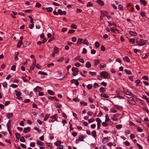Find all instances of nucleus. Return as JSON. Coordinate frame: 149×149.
<instances>
[{
  "label": "nucleus",
  "mask_w": 149,
  "mask_h": 149,
  "mask_svg": "<svg viewBox=\"0 0 149 149\" xmlns=\"http://www.w3.org/2000/svg\"><path fill=\"white\" fill-rule=\"evenodd\" d=\"M100 75L102 77H104V78L109 79L110 78V76L107 72L103 71L100 73Z\"/></svg>",
  "instance_id": "f257e3e1"
},
{
  "label": "nucleus",
  "mask_w": 149,
  "mask_h": 149,
  "mask_svg": "<svg viewBox=\"0 0 149 149\" xmlns=\"http://www.w3.org/2000/svg\"><path fill=\"white\" fill-rule=\"evenodd\" d=\"M72 70L73 72L72 75L73 76L77 75V73L79 71L78 68L75 67H72Z\"/></svg>",
  "instance_id": "f03ea898"
},
{
  "label": "nucleus",
  "mask_w": 149,
  "mask_h": 149,
  "mask_svg": "<svg viewBox=\"0 0 149 149\" xmlns=\"http://www.w3.org/2000/svg\"><path fill=\"white\" fill-rule=\"evenodd\" d=\"M128 101L131 104L134 105L135 104V102L132 97H131L129 98Z\"/></svg>",
  "instance_id": "7ed1b4c3"
},
{
  "label": "nucleus",
  "mask_w": 149,
  "mask_h": 149,
  "mask_svg": "<svg viewBox=\"0 0 149 149\" xmlns=\"http://www.w3.org/2000/svg\"><path fill=\"white\" fill-rule=\"evenodd\" d=\"M57 13L58 14L60 15H65L67 13L64 10L62 11V10L60 9H59L58 10Z\"/></svg>",
  "instance_id": "20e7f679"
},
{
  "label": "nucleus",
  "mask_w": 149,
  "mask_h": 149,
  "mask_svg": "<svg viewBox=\"0 0 149 149\" xmlns=\"http://www.w3.org/2000/svg\"><path fill=\"white\" fill-rule=\"evenodd\" d=\"M140 44L141 46H143L148 43L147 41L143 39H140Z\"/></svg>",
  "instance_id": "39448f33"
},
{
  "label": "nucleus",
  "mask_w": 149,
  "mask_h": 149,
  "mask_svg": "<svg viewBox=\"0 0 149 149\" xmlns=\"http://www.w3.org/2000/svg\"><path fill=\"white\" fill-rule=\"evenodd\" d=\"M96 2L101 6H104V2L101 0H97Z\"/></svg>",
  "instance_id": "423d86ee"
},
{
  "label": "nucleus",
  "mask_w": 149,
  "mask_h": 149,
  "mask_svg": "<svg viewBox=\"0 0 149 149\" xmlns=\"http://www.w3.org/2000/svg\"><path fill=\"white\" fill-rule=\"evenodd\" d=\"M42 90V88L41 87L37 86L34 89V91L35 92H38Z\"/></svg>",
  "instance_id": "0eeeda50"
},
{
  "label": "nucleus",
  "mask_w": 149,
  "mask_h": 149,
  "mask_svg": "<svg viewBox=\"0 0 149 149\" xmlns=\"http://www.w3.org/2000/svg\"><path fill=\"white\" fill-rule=\"evenodd\" d=\"M123 91L124 93L127 95H133L127 89H123Z\"/></svg>",
  "instance_id": "6e6552de"
},
{
  "label": "nucleus",
  "mask_w": 149,
  "mask_h": 149,
  "mask_svg": "<svg viewBox=\"0 0 149 149\" xmlns=\"http://www.w3.org/2000/svg\"><path fill=\"white\" fill-rule=\"evenodd\" d=\"M129 33L132 36H135L137 35L136 32L135 31H129Z\"/></svg>",
  "instance_id": "1a4fd4ad"
},
{
  "label": "nucleus",
  "mask_w": 149,
  "mask_h": 149,
  "mask_svg": "<svg viewBox=\"0 0 149 149\" xmlns=\"http://www.w3.org/2000/svg\"><path fill=\"white\" fill-rule=\"evenodd\" d=\"M30 130V128L29 127H27L26 128H24L23 132L24 133H27L29 132Z\"/></svg>",
  "instance_id": "9d476101"
},
{
  "label": "nucleus",
  "mask_w": 149,
  "mask_h": 149,
  "mask_svg": "<svg viewBox=\"0 0 149 149\" xmlns=\"http://www.w3.org/2000/svg\"><path fill=\"white\" fill-rule=\"evenodd\" d=\"M48 99L50 100H52L53 99L56 100L57 101H59V100L58 99H57L56 98V97L55 96L54 97H52V96H49L48 97Z\"/></svg>",
  "instance_id": "9b49d317"
},
{
  "label": "nucleus",
  "mask_w": 149,
  "mask_h": 149,
  "mask_svg": "<svg viewBox=\"0 0 149 149\" xmlns=\"http://www.w3.org/2000/svg\"><path fill=\"white\" fill-rule=\"evenodd\" d=\"M100 12L103 15V17L106 16L108 15V12L107 11L101 10Z\"/></svg>",
  "instance_id": "f8f14e48"
},
{
  "label": "nucleus",
  "mask_w": 149,
  "mask_h": 149,
  "mask_svg": "<svg viewBox=\"0 0 149 149\" xmlns=\"http://www.w3.org/2000/svg\"><path fill=\"white\" fill-rule=\"evenodd\" d=\"M23 43L22 40H19V42H18L17 45V48H20L22 44Z\"/></svg>",
  "instance_id": "ddd939ff"
},
{
  "label": "nucleus",
  "mask_w": 149,
  "mask_h": 149,
  "mask_svg": "<svg viewBox=\"0 0 149 149\" xmlns=\"http://www.w3.org/2000/svg\"><path fill=\"white\" fill-rule=\"evenodd\" d=\"M123 59L124 61L127 62H129L130 61L129 58L127 56H125Z\"/></svg>",
  "instance_id": "4468645a"
},
{
  "label": "nucleus",
  "mask_w": 149,
  "mask_h": 149,
  "mask_svg": "<svg viewBox=\"0 0 149 149\" xmlns=\"http://www.w3.org/2000/svg\"><path fill=\"white\" fill-rule=\"evenodd\" d=\"M91 134L93 136L94 138H96V137L97 136L96 131L95 130H93Z\"/></svg>",
  "instance_id": "2eb2a0df"
},
{
  "label": "nucleus",
  "mask_w": 149,
  "mask_h": 149,
  "mask_svg": "<svg viewBox=\"0 0 149 149\" xmlns=\"http://www.w3.org/2000/svg\"><path fill=\"white\" fill-rule=\"evenodd\" d=\"M59 51L58 48L57 47H55L54 48V50L53 52L55 53L56 54H58Z\"/></svg>",
  "instance_id": "dca6fc26"
},
{
  "label": "nucleus",
  "mask_w": 149,
  "mask_h": 149,
  "mask_svg": "<svg viewBox=\"0 0 149 149\" xmlns=\"http://www.w3.org/2000/svg\"><path fill=\"white\" fill-rule=\"evenodd\" d=\"M136 101L140 103L141 105H143V104L144 102L143 100H142L140 99L139 98H136Z\"/></svg>",
  "instance_id": "f3484780"
},
{
  "label": "nucleus",
  "mask_w": 149,
  "mask_h": 149,
  "mask_svg": "<svg viewBox=\"0 0 149 149\" xmlns=\"http://www.w3.org/2000/svg\"><path fill=\"white\" fill-rule=\"evenodd\" d=\"M61 141H58L54 143V145L56 146H58L61 145Z\"/></svg>",
  "instance_id": "a211bd4d"
},
{
  "label": "nucleus",
  "mask_w": 149,
  "mask_h": 149,
  "mask_svg": "<svg viewBox=\"0 0 149 149\" xmlns=\"http://www.w3.org/2000/svg\"><path fill=\"white\" fill-rule=\"evenodd\" d=\"M99 91L100 93H102L104 92L106 90L104 88L102 87L100 88Z\"/></svg>",
  "instance_id": "6ab92c4d"
},
{
  "label": "nucleus",
  "mask_w": 149,
  "mask_h": 149,
  "mask_svg": "<svg viewBox=\"0 0 149 149\" xmlns=\"http://www.w3.org/2000/svg\"><path fill=\"white\" fill-rule=\"evenodd\" d=\"M50 116V114H46L45 115V118L44 119V121H46L47 120V119L49 118V117Z\"/></svg>",
  "instance_id": "aec40b11"
},
{
  "label": "nucleus",
  "mask_w": 149,
  "mask_h": 149,
  "mask_svg": "<svg viewBox=\"0 0 149 149\" xmlns=\"http://www.w3.org/2000/svg\"><path fill=\"white\" fill-rule=\"evenodd\" d=\"M85 66L87 68H89L91 66V63L89 62H87Z\"/></svg>",
  "instance_id": "412c9836"
},
{
  "label": "nucleus",
  "mask_w": 149,
  "mask_h": 149,
  "mask_svg": "<svg viewBox=\"0 0 149 149\" xmlns=\"http://www.w3.org/2000/svg\"><path fill=\"white\" fill-rule=\"evenodd\" d=\"M124 72H125L127 74L129 75H131L132 74V72L128 70L127 69H125Z\"/></svg>",
  "instance_id": "4be33fe9"
},
{
  "label": "nucleus",
  "mask_w": 149,
  "mask_h": 149,
  "mask_svg": "<svg viewBox=\"0 0 149 149\" xmlns=\"http://www.w3.org/2000/svg\"><path fill=\"white\" fill-rule=\"evenodd\" d=\"M100 63V61L98 59H95L94 62V65L97 66L98 64Z\"/></svg>",
  "instance_id": "5701e85b"
},
{
  "label": "nucleus",
  "mask_w": 149,
  "mask_h": 149,
  "mask_svg": "<svg viewBox=\"0 0 149 149\" xmlns=\"http://www.w3.org/2000/svg\"><path fill=\"white\" fill-rule=\"evenodd\" d=\"M140 2L141 3L143 4L144 6H146L147 3L146 1L144 0H140Z\"/></svg>",
  "instance_id": "b1692460"
},
{
  "label": "nucleus",
  "mask_w": 149,
  "mask_h": 149,
  "mask_svg": "<svg viewBox=\"0 0 149 149\" xmlns=\"http://www.w3.org/2000/svg\"><path fill=\"white\" fill-rule=\"evenodd\" d=\"M129 42L130 43L134 44L135 43V40L134 38H130L129 40Z\"/></svg>",
  "instance_id": "393cba45"
},
{
  "label": "nucleus",
  "mask_w": 149,
  "mask_h": 149,
  "mask_svg": "<svg viewBox=\"0 0 149 149\" xmlns=\"http://www.w3.org/2000/svg\"><path fill=\"white\" fill-rule=\"evenodd\" d=\"M13 114L12 113H8L6 117L8 118H10L13 116Z\"/></svg>",
  "instance_id": "a878e982"
},
{
  "label": "nucleus",
  "mask_w": 149,
  "mask_h": 149,
  "mask_svg": "<svg viewBox=\"0 0 149 149\" xmlns=\"http://www.w3.org/2000/svg\"><path fill=\"white\" fill-rule=\"evenodd\" d=\"M100 95L102 97L105 98H107L109 97L107 95L103 93H101L100 94Z\"/></svg>",
  "instance_id": "bb28decb"
},
{
  "label": "nucleus",
  "mask_w": 149,
  "mask_h": 149,
  "mask_svg": "<svg viewBox=\"0 0 149 149\" xmlns=\"http://www.w3.org/2000/svg\"><path fill=\"white\" fill-rule=\"evenodd\" d=\"M58 116L56 114H55L54 115L51 116L50 117V118H52V119H54L56 120H57L56 118H57Z\"/></svg>",
  "instance_id": "cd10ccee"
},
{
  "label": "nucleus",
  "mask_w": 149,
  "mask_h": 149,
  "mask_svg": "<svg viewBox=\"0 0 149 149\" xmlns=\"http://www.w3.org/2000/svg\"><path fill=\"white\" fill-rule=\"evenodd\" d=\"M83 43L84 44L86 45H89V43L88 42V40H86V39H84V41L83 42Z\"/></svg>",
  "instance_id": "c85d7f7f"
},
{
  "label": "nucleus",
  "mask_w": 149,
  "mask_h": 149,
  "mask_svg": "<svg viewBox=\"0 0 149 149\" xmlns=\"http://www.w3.org/2000/svg\"><path fill=\"white\" fill-rule=\"evenodd\" d=\"M48 93L50 95H54V93L53 91L50 90H48L47 91Z\"/></svg>",
  "instance_id": "c756f323"
},
{
  "label": "nucleus",
  "mask_w": 149,
  "mask_h": 149,
  "mask_svg": "<svg viewBox=\"0 0 149 149\" xmlns=\"http://www.w3.org/2000/svg\"><path fill=\"white\" fill-rule=\"evenodd\" d=\"M84 137L83 135L80 136L78 138V139L80 141H84Z\"/></svg>",
  "instance_id": "7c9ffc66"
},
{
  "label": "nucleus",
  "mask_w": 149,
  "mask_h": 149,
  "mask_svg": "<svg viewBox=\"0 0 149 149\" xmlns=\"http://www.w3.org/2000/svg\"><path fill=\"white\" fill-rule=\"evenodd\" d=\"M46 9L47 11L49 12H52L53 10V9L51 7H46Z\"/></svg>",
  "instance_id": "2f4dec72"
},
{
  "label": "nucleus",
  "mask_w": 149,
  "mask_h": 149,
  "mask_svg": "<svg viewBox=\"0 0 149 149\" xmlns=\"http://www.w3.org/2000/svg\"><path fill=\"white\" fill-rule=\"evenodd\" d=\"M16 138L19 139L21 136L20 134L18 133H16L15 134Z\"/></svg>",
  "instance_id": "473e14b6"
},
{
  "label": "nucleus",
  "mask_w": 149,
  "mask_h": 149,
  "mask_svg": "<svg viewBox=\"0 0 149 149\" xmlns=\"http://www.w3.org/2000/svg\"><path fill=\"white\" fill-rule=\"evenodd\" d=\"M15 91L16 92V95L17 97L20 96L21 95V93L19 91Z\"/></svg>",
  "instance_id": "72a5a7b5"
},
{
  "label": "nucleus",
  "mask_w": 149,
  "mask_h": 149,
  "mask_svg": "<svg viewBox=\"0 0 149 149\" xmlns=\"http://www.w3.org/2000/svg\"><path fill=\"white\" fill-rule=\"evenodd\" d=\"M118 8L120 10L122 11L123 10V7L122 5H119L118 6Z\"/></svg>",
  "instance_id": "f704fd0d"
},
{
  "label": "nucleus",
  "mask_w": 149,
  "mask_h": 149,
  "mask_svg": "<svg viewBox=\"0 0 149 149\" xmlns=\"http://www.w3.org/2000/svg\"><path fill=\"white\" fill-rule=\"evenodd\" d=\"M112 23H111L109 21L108 22V23L109 24V26H111L113 25H114L115 26H116V24L114 23L112 21Z\"/></svg>",
  "instance_id": "c9c22d12"
},
{
  "label": "nucleus",
  "mask_w": 149,
  "mask_h": 149,
  "mask_svg": "<svg viewBox=\"0 0 149 149\" xmlns=\"http://www.w3.org/2000/svg\"><path fill=\"white\" fill-rule=\"evenodd\" d=\"M93 87V85L91 84H88L87 86V88L88 90L91 89Z\"/></svg>",
  "instance_id": "e433bc0d"
},
{
  "label": "nucleus",
  "mask_w": 149,
  "mask_h": 149,
  "mask_svg": "<svg viewBox=\"0 0 149 149\" xmlns=\"http://www.w3.org/2000/svg\"><path fill=\"white\" fill-rule=\"evenodd\" d=\"M95 46L97 48L99 47L100 46L99 43L97 42H96L95 43Z\"/></svg>",
  "instance_id": "4c0bfd02"
},
{
  "label": "nucleus",
  "mask_w": 149,
  "mask_h": 149,
  "mask_svg": "<svg viewBox=\"0 0 149 149\" xmlns=\"http://www.w3.org/2000/svg\"><path fill=\"white\" fill-rule=\"evenodd\" d=\"M55 107L56 108H59L61 107L62 105L61 104H59L57 103H55Z\"/></svg>",
  "instance_id": "58836bf2"
},
{
  "label": "nucleus",
  "mask_w": 149,
  "mask_h": 149,
  "mask_svg": "<svg viewBox=\"0 0 149 149\" xmlns=\"http://www.w3.org/2000/svg\"><path fill=\"white\" fill-rule=\"evenodd\" d=\"M71 27L72 29H76L77 28V26L74 24H71L70 26Z\"/></svg>",
  "instance_id": "ea45409f"
},
{
  "label": "nucleus",
  "mask_w": 149,
  "mask_h": 149,
  "mask_svg": "<svg viewBox=\"0 0 149 149\" xmlns=\"http://www.w3.org/2000/svg\"><path fill=\"white\" fill-rule=\"evenodd\" d=\"M37 144L41 146H43L44 145V143L43 142L38 141H37Z\"/></svg>",
  "instance_id": "a19ab883"
},
{
  "label": "nucleus",
  "mask_w": 149,
  "mask_h": 149,
  "mask_svg": "<svg viewBox=\"0 0 149 149\" xmlns=\"http://www.w3.org/2000/svg\"><path fill=\"white\" fill-rule=\"evenodd\" d=\"M99 67L100 68H104L106 67V65L102 63L99 66Z\"/></svg>",
  "instance_id": "79ce46f5"
},
{
  "label": "nucleus",
  "mask_w": 149,
  "mask_h": 149,
  "mask_svg": "<svg viewBox=\"0 0 149 149\" xmlns=\"http://www.w3.org/2000/svg\"><path fill=\"white\" fill-rule=\"evenodd\" d=\"M38 74H43V75H47V73L44 72H42L41 71H40L38 72Z\"/></svg>",
  "instance_id": "37998d69"
},
{
  "label": "nucleus",
  "mask_w": 149,
  "mask_h": 149,
  "mask_svg": "<svg viewBox=\"0 0 149 149\" xmlns=\"http://www.w3.org/2000/svg\"><path fill=\"white\" fill-rule=\"evenodd\" d=\"M102 124L103 126L105 127L107 126L108 125V123H107V122H106L105 121V122H103L102 123Z\"/></svg>",
  "instance_id": "c03bdc74"
},
{
  "label": "nucleus",
  "mask_w": 149,
  "mask_h": 149,
  "mask_svg": "<svg viewBox=\"0 0 149 149\" xmlns=\"http://www.w3.org/2000/svg\"><path fill=\"white\" fill-rule=\"evenodd\" d=\"M93 6V4L91 3L90 2H88L87 3V5H86V6L87 7H91V6Z\"/></svg>",
  "instance_id": "a18cd8bd"
},
{
  "label": "nucleus",
  "mask_w": 149,
  "mask_h": 149,
  "mask_svg": "<svg viewBox=\"0 0 149 149\" xmlns=\"http://www.w3.org/2000/svg\"><path fill=\"white\" fill-rule=\"evenodd\" d=\"M122 127V125L121 124H118L116 126V127L117 129H119L120 128H121Z\"/></svg>",
  "instance_id": "49530a36"
},
{
  "label": "nucleus",
  "mask_w": 149,
  "mask_h": 149,
  "mask_svg": "<svg viewBox=\"0 0 149 149\" xmlns=\"http://www.w3.org/2000/svg\"><path fill=\"white\" fill-rule=\"evenodd\" d=\"M16 65H13L11 68V69L13 71H15L16 70Z\"/></svg>",
  "instance_id": "de8ad7c7"
},
{
  "label": "nucleus",
  "mask_w": 149,
  "mask_h": 149,
  "mask_svg": "<svg viewBox=\"0 0 149 149\" xmlns=\"http://www.w3.org/2000/svg\"><path fill=\"white\" fill-rule=\"evenodd\" d=\"M19 54V52H17V54H15L14 58L15 60H18V56Z\"/></svg>",
  "instance_id": "09e8293b"
},
{
  "label": "nucleus",
  "mask_w": 149,
  "mask_h": 149,
  "mask_svg": "<svg viewBox=\"0 0 149 149\" xmlns=\"http://www.w3.org/2000/svg\"><path fill=\"white\" fill-rule=\"evenodd\" d=\"M41 6V4L39 3H36L35 7H36L39 8Z\"/></svg>",
  "instance_id": "8fccbe9b"
},
{
  "label": "nucleus",
  "mask_w": 149,
  "mask_h": 149,
  "mask_svg": "<svg viewBox=\"0 0 149 149\" xmlns=\"http://www.w3.org/2000/svg\"><path fill=\"white\" fill-rule=\"evenodd\" d=\"M20 141L23 142H25V140L24 139V136H22L20 138Z\"/></svg>",
  "instance_id": "3c124183"
},
{
  "label": "nucleus",
  "mask_w": 149,
  "mask_h": 149,
  "mask_svg": "<svg viewBox=\"0 0 149 149\" xmlns=\"http://www.w3.org/2000/svg\"><path fill=\"white\" fill-rule=\"evenodd\" d=\"M93 86V88H95L97 87H99V85L97 83H94Z\"/></svg>",
  "instance_id": "603ef678"
},
{
  "label": "nucleus",
  "mask_w": 149,
  "mask_h": 149,
  "mask_svg": "<svg viewBox=\"0 0 149 149\" xmlns=\"http://www.w3.org/2000/svg\"><path fill=\"white\" fill-rule=\"evenodd\" d=\"M75 31L73 29L69 30L68 32V33L69 34L72 33H74Z\"/></svg>",
  "instance_id": "864d4df0"
},
{
  "label": "nucleus",
  "mask_w": 149,
  "mask_h": 149,
  "mask_svg": "<svg viewBox=\"0 0 149 149\" xmlns=\"http://www.w3.org/2000/svg\"><path fill=\"white\" fill-rule=\"evenodd\" d=\"M64 59L63 57H61L60 58L58 59L57 61L58 62H61Z\"/></svg>",
  "instance_id": "5fc2aeb1"
},
{
  "label": "nucleus",
  "mask_w": 149,
  "mask_h": 149,
  "mask_svg": "<svg viewBox=\"0 0 149 149\" xmlns=\"http://www.w3.org/2000/svg\"><path fill=\"white\" fill-rule=\"evenodd\" d=\"M80 104H83L84 106H86L87 105V103L86 102H84L83 101H80Z\"/></svg>",
  "instance_id": "6e6d98bb"
},
{
  "label": "nucleus",
  "mask_w": 149,
  "mask_h": 149,
  "mask_svg": "<svg viewBox=\"0 0 149 149\" xmlns=\"http://www.w3.org/2000/svg\"><path fill=\"white\" fill-rule=\"evenodd\" d=\"M2 85L4 87L6 88L7 86V84L6 82H4L3 83Z\"/></svg>",
  "instance_id": "4d7b16f0"
},
{
  "label": "nucleus",
  "mask_w": 149,
  "mask_h": 149,
  "mask_svg": "<svg viewBox=\"0 0 149 149\" xmlns=\"http://www.w3.org/2000/svg\"><path fill=\"white\" fill-rule=\"evenodd\" d=\"M101 50L102 51H104L106 50L105 48L103 45H102L101 46Z\"/></svg>",
  "instance_id": "13d9d810"
},
{
  "label": "nucleus",
  "mask_w": 149,
  "mask_h": 149,
  "mask_svg": "<svg viewBox=\"0 0 149 149\" xmlns=\"http://www.w3.org/2000/svg\"><path fill=\"white\" fill-rule=\"evenodd\" d=\"M133 76H130L128 77V79L131 80V81H133L134 80L133 79Z\"/></svg>",
  "instance_id": "bf43d9fd"
},
{
  "label": "nucleus",
  "mask_w": 149,
  "mask_h": 149,
  "mask_svg": "<svg viewBox=\"0 0 149 149\" xmlns=\"http://www.w3.org/2000/svg\"><path fill=\"white\" fill-rule=\"evenodd\" d=\"M142 78L147 80H148L149 79L148 77L147 76H143Z\"/></svg>",
  "instance_id": "052dcab7"
},
{
  "label": "nucleus",
  "mask_w": 149,
  "mask_h": 149,
  "mask_svg": "<svg viewBox=\"0 0 149 149\" xmlns=\"http://www.w3.org/2000/svg\"><path fill=\"white\" fill-rule=\"evenodd\" d=\"M124 143L125 145L127 146H129L130 145V143L127 141H125L124 142Z\"/></svg>",
  "instance_id": "680f3d73"
},
{
  "label": "nucleus",
  "mask_w": 149,
  "mask_h": 149,
  "mask_svg": "<svg viewBox=\"0 0 149 149\" xmlns=\"http://www.w3.org/2000/svg\"><path fill=\"white\" fill-rule=\"evenodd\" d=\"M95 120V119L93 118H91L88 120V122L89 123H92Z\"/></svg>",
  "instance_id": "e2e57ef3"
},
{
  "label": "nucleus",
  "mask_w": 149,
  "mask_h": 149,
  "mask_svg": "<svg viewBox=\"0 0 149 149\" xmlns=\"http://www.w3.org/2000/svg\"><path fill=\"white\" fill-rule=\"evenodd\" d=\"M72 40L73 42H74L77 40V38L75 37H73L72 38Z\"/></svg>",
  "instance_id": "0e129e2a"
},
{
  "label": "nucleus",
  "mask_w": 149,
  "mask_h": 149,
  "mask_svg": "<svg viewBox=\"0 0 149 149\" xmlns=\"http://www.w3.org/2000/svg\"><path fill=\"white\" fill-rule=\"evenodd\" d=\"M83 39L82 38H79L78 39L77 42H79V44H81L82 43V41Z\"/></svg>",
  "instance_id": "69168bd1"
},
{
  "label": "nucleus",
  "mask_w": 149,
  "mask_h": 149,
  "mask_svg": "<svg viewBox=\"0 0 149 149\" xmlns=\"http://www.w3.org/2000/svg\"><path fill=\"white\" fill-rule=\"evenodd\" d=\"M55 39V37L54 36L52 37L50 39H49L48 40V42H49L52 40H54Z\"/></svg>",
  "instance_id": "338daca9"
},
{
  "label": "nucleus",
  "mask_w": 149,
  "mask_h": 149,
  "mask_svg": "<svg viewBox=\"0 0 149 149\" xmlns=\"http://www.w3.org/2000/svg\"><path fill=\"white\" fill-rule=\"evenodd\" d=\"M136 145L138 146L139 149H142V147L141 145L138 143H137L136 144Z\"/></svg>",
  "instance_id": "774afa93"
}]
</instances>
